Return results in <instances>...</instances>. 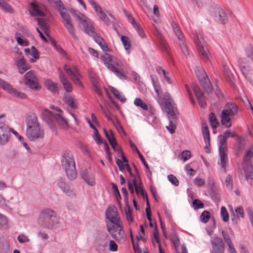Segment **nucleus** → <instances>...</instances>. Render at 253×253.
<instances>
[{
    "label": "nucleus",
    "mask_w": 253,
    "mask_h": 253,
    "mask_svg": "<svg viewBox=\"0 0 253 253\" xmlns=\"http://www.w3.org/2000/svg\"><path fill=\"white\" fill-rule=\"evenodd\" d=\"M26 124V135L30 141H39L43 138V130L40 127L37 116L35 113H30L27 115Z\"/></svg>",
    "instance_id": "f257e3e1"
},
{
    "label": "nucleus",
    "mask_w": 253,
    "mask_h": 253,
    "mask_svg": "<svg viewBox=\"0 0 253 253\" xmlns=\"http://www.w3.org/2000/svg\"><path fill=\"white\" fill-rule=\"evenodd\" d=\"M59 222L56 213L50 208L43 209L39 214L38 223L43 228L52 229Z\"/></svg>",
    "instance_id": "f03ea898"
},
{
    "label": "nucleus",
    "mask_w": 253,
    "mask_h": 253,
    "mask_svg": "<svg viewBox=\"0 0 253 253\" xmlns=\"http://www.w3.org/2000/svg\"><path fill=\"white\" fill-rule=\"evenodd\" d=\"M62 166L65 171L67 177L73 180L77 177V171L72 153L70 151H64L61 156Z\"/></svg>",
    "instance_id": "7ed1b4c3"
},
{
    "label": "nucleus",
    "mask_w": 253,
    "mask_h": 253,
    "mask_svg": "<svg viewBox=\"0 0 253 253\" xmlns=\"http://www.w3.org/2000/svg\"><path fill=\"white\" fill-rule=\"evenodd\" d=\"M238 113V107L234 103L228 102L226 104L220 115L221 123L226 127H230L231 125V118Z\"/></svg>",
    "instance_id": "20e7f679"
},
{
    "label": "nucleus",
    "mask_w": 253,
    "mask_h": 253,
    "mask_svg": "<svg viewBox=\"0 0 253 253\" xmlns=\"http://www.w3.org/2000/svg\"><path fill=\"white\" fill-rule=\"evenodd\" d=\"M164 108L169 120V125L167 126L166 128L171 133H173L174 132L176 127L177 119L176 115L169 102L167 101L164 102Z\"/></svg>",
    "instance_id": "39448f33"
},
{
    "label": "nucleus",
    "mask_w": 253,
    "mask_h": 253,
    "mask_svg": "<svg viewBox=\"0 0 253 253\" xmlns=\"http://www.w3.org/2000/svg\"><path fill=\"white\" fill-rule=\"evenodd\" d=\"M195 43L197 47L198 52L203 56V59L208 61L209 59V52L205 45V42L203 36L200 33H196L194 37Z\"/></svg>",
    "instance_id": "423d86ee"
},
{
    "label": "nucleus",
    "mask_w": 253,
    "mask_h": 253,
    "mask_svg": "<svg viewBox=\"0 0 253 253\" xmlns=\"http://www.w3.org/2000/svg\"><path fill=\"white\" fill-rule=\"evenodd\" d=\"M51 108L53 110H55L56 111L59 112V114H55L50 111H46L50 117L48 122V124H50L52 128L53 129L54 127L52 126V123L53 121H55L60 125L62 126L64 128L66 127L67 123L62 115V111L61 109L55 106H52Z\"/></svg>",
    "instance_id": "0eeeda50"
},
{
    "label": "nucleus",
    "mask_w": 253,
    "mask_h": 253,
    "mask_svg": "<svg viewBox=\"0 0 253 253\" xmlns=\"http://www.w3.org/2000/svg\"><path fill=\"white\" fill-rule=\"evenodd\" d=\"M195 72L201 86L204 88H205V92L208 93L212 92L211 82L204 69L201 68H197L195 70Z\"/></svg>",
    "instance_id": "6e6552de"
},
{
    "label": "nucleus",
    "mask_w": 253,
    "mask_h": 253,
    "mask_svg": "<svg viewBox=\"0 0 253 253\" xmlns=\"http://www.w3.org/2000/svg\"><path fill=\"white\" fill-rule=\"evenodd\" d=\"M237 65L245 78L253 84L251 68L245 58H240L237 61Z\"/></svg>",
    "instance_id": "1a4fd4ad"
},
{
    "label": "nucleus",
    "mask_w": 253,
    "mask_h": 253,
    "mask_svg": "<svg viewBox=\"0 0 253 253\" xmlns=\"http://www.w3.org/2000/svg\"><path fill=\"white\" fill-rule=\"evenodd\" d=\"M80 25H82L84 31L88 36H91L96 32L92 21L83 14L80 13Z\"/></svg>",
    "instance_id": "9d476101"
},
{
    "label": "nucleus",
    "mask_w": 253,
    "mask_h": 253,
    "mask_svg": "<svg viewBox=\"0 0 253 253\" xmlns=\"http://www.w3.org/2000/svg\"><path fill=\"white\" fill-rule=\"evenodd\" d=\"M101 58L104 61V64L120 79H126V77L112 64L113 57L108 53L102 55Z\"/></svg>",
    "instance_id": "9b49d317"
},
{
    "label": "nucleus",
    "mask_w": 253,
    "mask_h": 253,
    "mask_svg": "<svg viewBox=\"0 0 253 253\" xmlns=\"http://www.w3.org/2000/svg\"><path fill=\"white\" fill-rule=\"evenodd\" d=\"M108 235L106 232H100L95 242L96 250L99 253H104L108 243Z\"/></svg>",
    "instance_id": "f8f14e48"
},
{
    "label": "nucleus",
    "mask_w": 253,
    "mask_h": 253,
    "mask_svg": "<svg viewBox=\"0 0 253 253\" xmlns=\"http://www.w3.org/2000/svg\"><path fill=\"white\" fill-rule=\"evenodd\" d=\"M24 83L32 89L38 90L41 88L33 71H30L25 74Z\"/></svg>",
    "instance_id": "ddd939ff"
},
{
    "label": "nucleus",
    "mask_w": 253,
    "mask_h": 253,
    "mask_svg": "<svg viewBox=\"0 0 253 253\" xmlns=\"http://www.w3.org/2000/svg\"><path fill=\"white\" fill-rule=\"evenodd\" d=\"M0 86L8 93L12 94L15 97L20 99H26L27 97L25 93L16 90L9 84L1 79H0Z\"/></svg>",
    "instance_id": "4468645a"
},
{
    "label": "nucleus",
    "mask_w": 253,
    "mask_h": 253,
    "mask_svg": "<svg viewBox=\"0 0 253 253\" xmlns=\"http://www.w3.org/2000/svg\"><path fill=\"white\" fill-rule=\"evenodd\" d=\"M60 15L62 18L63 23H64V25L68 30L69 33L74 39L77 40L78 39V37L75 34V29L71 23L70 15L63 11L60 12Z\"/></svg>",
    "instance_id": "2eb2a0df"
},
{
    "label": "nucleus",
    "mask_w": 253,
    "mask_h": 253,
    "mask_svg": "<svg viewBox=\"0 0 253 253\" xmlns=\"http://www.w3.org/2000/svg\"><path fill=\"white\" fill-rule=\"evenodd\" d=\"M226 143H220L219 146V160L218 161V163L220 165L222 168L224 169L225 172V167L228 163L227 156L226 154Z\"/></svg>",
    "instance_id": "dca6fc26"
},
{
    "label": "nucleus",
    "mask_w": 253,
    "mask_h": 253,
    "mask_svg": "<svg viewBox=\"0 0 253 253\" xmlns=\"http://www.w3.org/2000/svg\"><path fill=\"white\" fill-rule=\"evenodd\" d=\"M106 217L111 223L122 221L118 212L117 208L115 206L109 207L106 211Z\"/></svg>",
    "instance_id": "f3484780"
},
{
    "label": "nucleus",
    "mask_w": 253,
    "mask_h": 253,
    "mask_svg": "<svg viewBox=\"0 0 253 253\" xmlns=\"http://www.w3.org/2000/svg\"><path fill=\"white\" fill-rule=\"evenodd\" d=\"M10 128L3 122H0V142H7L10 139Z\"/></svg>",
    "instance_id": "a211bd4d"
},
{
    "label": "nucleus",
    "mask_w": 253,
    "mask_h": 253,
    "mask_svg": "<svg viewBox=\"0 0 253 253\" xmlns=\"http://www.w3.org/2000/svg\"><path fill=\"white\" fill-rule=\"evenodd\" d=\"M57 185L67 196L71 197L76 196L75 192L70 188V186L63 180L62 177H60L57 179Z\"/></svg>",
    "instance_id": "6ab92c4d"
},
{
    "label": "nucleus",
    "mask_w": 253,
    "mask_h": 253,
    "mask_svg": "<svg viewBox=\"0 0 253 253\" xmlns=\"http://www.w3.org/2000/svg\"><path fill=\"white\" fill-rule=\"evenodd\" d=\"M211 245L212 247L211 250V253H224V245L221 238L219 237L215 238L213 240L211 241Z\"/></svg>",
    "instance_id": "aec40b11"
},
{
    "label": "nucleus",
    "mask_w": 253,
    "mask_h": 253,
    "mask_svg": "<svg viewBox=\"0 0 253 253\" xmlns=\"http://www.w3.org/2000/svg\"><path fill=\"white\" fill-rule=\"evenodd\" d=\"M82 178L88 185L93 186L95 184L94 176L89 169L83 172Z\"/></svg>",
    "instance_id": "412c9836"
},
{
    "label": "nucleus",
    "mask_w": 253,
    "mask_h": 253,
    "mask_svg": "<svg viewBox=\"0 0 253 253\" xmlns=\"http://www.w3.org/2000/svg\"><path fill=\"white\" fill-rule=\"evenodd\" d=\"M90 36L93 38L94 41L100 46L103 51H109V49L107 43L105 42L104 39L97 33V31L95 32L93 35L92 34Z\"/></svg>",
    "instance_id": "4be33fe9"
},
{
    "label": "nucleus",
    "mask_w": 253,
    "mask_h": 253,
    "mask_svg": "<svg viewBox=\"0 0 253 253\" xmlns=\"http://www.w3.org/2000/svg\"><path fill=\"white\" fill-rule=\"evenodd\" d=\"M230 137H235L237 140L238 141V142H242L244 141V139L242 137H239L236 135L235 133L232 134L230 130H227L224 132L223 135L218 136L219 142H225L227 141V138Z\"/></svg>",
    "instance_id": "5701e85b"
},
{
    "label": "nucleus",
    "mask_w": 253,
    "mask_h": 253,
    "mask_svg": "<svg viewBox=\"0 0 253 253\" xmlns=\"http://www.w3.org/2000/svg\"><path fill=\"white\" fill-rule=\"evenodd\" d=\"M215 20L222 24L228 21V18L225 12L221 8H217L214 12Z\"/></svg>",
    "instance_id": "b1692460"
},
{
    "label": "nucleus",
    "mask_w": 253,
    "mask_h": 253,
    "mask_svg": "<svg viewBox=\"0 0 253 253\" xmlns=\"http://www.w3.org/2000/svg\"><path fill=\"white\" fill-rule=\"evenodd\" d=\"M16 64L19 69L20 74H23L26 70L30 69V65L26 64L25 59L22 57L15 61Z\"/></svg>",
    "instance_id": "393cba45"
},
{
    "label": "nucleus",
    "mask_w": 253,
    "mask_h": 253,
    "mask_svg": "<svg viewBox=\"0 0 253 253\" xmlns=\"http://www.w3.org/2000/svg\"><path fill=\"white\" fill-rule=\"evenodd\" d=\"M112 223V224H107V229L110 235L111 233H112L113 232L114 234H115L120 229H121L123 226L122 221H119Z\"/></svg>",
    "instance_id": "a878e982"
},
{
    "label": "nucleus",
    "mask_w": 253,
    "mask_h": 253,
    "mask_svg": "<svg viewBox=\"0 0 253 253\" xmlns=\"http://www.w3.org/2000/svg\"><path fill=\"white\" fill-rule=\"evenodd\" d=\"M60 82L67 92H70L72 91L73 88L71 83L65 77L62 73L59 74Z\"/></svg>",
    "instance_id": "bb28decb"
},
{
    "label": "nucleus",
    "mask_w": 253,
    "mask_h": 253,
    "mask_svg": "<svg viewBox=\"0 0 253 253\" xmlns=\"http://www.w3.org/2000/svg\"><path fill=\"white\" fill-rule=\"evenodd\" d=\"M63 100L66 104L71 108H76L77 107V103L75 102V99L73 97L69 95L64 94Z\"/></svg>",
    "instance_id": "cd10ccee"
},
{
    "label": "nucleus",
    "mask_w": 253,
    "mask_h": 253,
    "mask_svg": "<svg viewBox=\"0 0 253 253\" xmlns=\"http://www.w3.org/2000/svg\"><path fill=\"white\" fill-rule=\"evenodd\" d=\"M209 193L211 198L213 201L217 202L219 201L220 194L215 186H212L211 187Z\"/></svg>",
    "instance_id": "c85d7f7f"
},
{
    "label": "nucleus",
    "mask_w": 253,
    "mask_h": 253,
    "mask_svg": "<svg viewBox=\"0 0 253 253\" xmlns=\"http://www.w3.org/2000/svg\"><path fill=\"white\" fill-rule=\"evenodd\" d=\"M112 237L118 242H121L122 240H124L126 237V235L124 231L123 230V227L120 229L115 234L111 233Z\"/></svg>",
    "instance_id": "c756f323"
},
{
    "label": "nucleus",
    "mask_w": 253,
    "mask_h": 253,
    "mask_svg": "<svg viewBox=\"0 0 253 253\" xmlns=\"http://www.w3.org/2000/svg\"><path fill=\"white\" fill-rule=\"evenodd\" d=\"M45 85L47 89L50 91L54 93H58V85L57 84L53 83L50 80H47L45 81Z\"/></svg>",
    "instance_id": "7c9ffc66"
},
{
    "label": "nucleus",
    "mask_w": 253,
    "mask_h": 253,
    "mask_svg": "<svg viewBox=\"0 0 253 253\" xmlns=\"http://www.w3.org/2000/svg\"><path fill=\"white\" fill-rule=\"evenodd\" d=\"M64 69L65 71L66 72V73L68 74V75L70 77L71 79L72 80H76V84H78V82L79 81V79L77 77L76 74L77 72V68H75V72L74 73L72 70L71 69V68L69 67V66L67 65H65L64 66Z\"/></svg>",
    "instance_id": "2f4dec72"
},
{
    "label": "nucleus",
    "mask_w": 253,
    "mask_h": 253,
    "mask_svg": "<svg viewBox=\"0 0 253 253\" xmlns=\"http://www.w3.org/2000/svg\"><path fill=\"white\" fill-rule=\"evenodd\" d=\"M222 235L227 245L232 243L231 240V236H233V232L230 228H229L228 231H222Z\"/></svg>",
    "instance_id": "473e14b6"
},
{
    "label": "nucleus",
    "mask_w": 253,
    "mask_h": 253,
    "mask_svg": "<svg viewBox=\"0 0 253 253\" xmlns=\"http://www.w3.org/2000/svg\"><path fill=\"white\" fill-rule=\"evenodd\" d=\"M171 26L173 30L179 41L183 40V35L178 25L175 22H172Z\"/></svg>",
    "instance_id": "72a5a7b5"
},
{
    "label": "nucleus",
    "mask_w": 253,
    "mask_h": 253,
    "mask_svg": "<svg viewBox=\"0 0 253 253\" xmlns=\"http://www.w3.org/2000/svg\"><path fill=\"white\" fill-rule=\"evenodd\" d=\"M110 90L111 92L114 95V96L118 99L121 102L124 103L126 101V97L123 95H121L120 94V92L119 90H118L117 89H116L114 87H110Z\"/></svg>",
    "instance_id": "f704fd0d"
},
{
    "label": "nucleus",
    "mask_w": 253,
    "mask_h": 253,
    "mask_svg": "<svg viewBox=\"0 0 253 253\" xmlns=\"http://www.w3.org/2000/svg\"><path fill=\"white\" fill-rule=\"evenodd\" d=\"M96 12H97V14L100 19L103 20L106 25H110V20L107 17L106 14L102 11L101 7L99 9V10H98V11H96Z\"/></svg>",
    "instance_id": "c9c22d12"
},
{
    "label": "nucleus",
    "mask_w": 253,
    "mask_h": 253,
    "mask_svg": "<svg viewBox=\"0 0 253 253\" xmlns=\"http://www.w3.org/2000/svg\"><path fill=\"white\" fill-rule=\"evenodd\" d=\"M209 119L212 128H216L219 125V122L213 113H211L209 116Z\"/></svg>",
    "instance_id": "e433bc0d"
},
{
    "label": "nucleus",
    "mask_w": 253,
    "mask_h": 253,
    "mask_svg": "<svg viewBox=\"0 0 253 253\" xmlns=\"http://www.w3.org/2000/svg\"><path fill=\"white\" fill-rule=\"evenodd\" d=\"M125 212L127 221L129 223L132 222L133 218L132 216V210H131L128 205H127L125 208Z\"/></svg>",
    "instance_id": "4c0bfd02"
},
{
    "label": "nucleus",
    "mask_w": 253,
    "mask_h": 253,
    "mask_svg": "<svg viewBox=\"0 0 253 253\" xmlns=\"http://www.w3.org/2000/svg\"><path fill=\"white\" fill-rule=\"evenodd\" d=\"M31 6L33 11L31 12V14L34 16H43V13L39 8L38 6L34 3H31Z\"/></svg>",
    "instance_id": "58836bf2"
},
{
    "label": "nucleus",
    "mask_w": 253,
    "mask_h": 253,
    "mask_svg": "<svg viewBox=\"0 0 253 253\" xmlns=\"http://www.w3.org/2000/svg\"><path fill=\"white\" fill-rule=\"evenodd\" d=\"M130 145H131V148L133 149V150L134 151H136V152L138 153V154L139 155V157L140 159L141 160V161H142V162L143 163V164H144L145 167L147 169H149V166H148V165L146 162L144 158L143 157L142 155L140 153V152L139 151V150L135 146V143H130Z\"/></svg>",
    "instance_id": "ea45409f"
},
{
    "label": "nucleus",
    "mask_w": 253,
    "mask_h": 253,
    "mask_svg": "<svg viewBox=\"0 0 253 253\" xmlns=\"http://www.w3.org/2000/svg\"><path fill=\"white\" fill-rule=\"evenodd\" d=\"M38 25L40 26L41 29L43 31L45 35L47 37L49 36V29L43 19L41 20L40 19H38Z\"/></svg>",
    "instance_id": "a19ab883"
},
{
    "label": "nucleus",
    "mask_w": 253,
    "mask_h": 253,
    "mask_svg": "<svg viewBox=\"0 0 253 253\" xmlns=\"http://www.w3.org/2000/svg\"><path fill=\"white\" fill-rule=\"evenodd\" d=\"M0 7L5 12L12 13L13 9L11 6L3 0H0Z\"/></svg>",
    "instance_id": "79ce46f5"
},
{
    "label": "nucleus",
    "mask_w": 253,
    "mask_h": 253,
    "mask_svg": "<svg viewBox=\"0 0 253 253\" xmlns=\"http://www.w3.org/2000/svg\"><path fill=\"white\" fill-rule=\"evenodd\" d=\"M134 104L136 106L141 108L142 109L144 110H148V106L147 105L139 98H136L134 100Z\"/></svg>",
    "instance_id": "37998d69"
},
{
    "label": "nucleus",
    "mask_w": 253,
    "mask_h": 253,
    "mask_svg": "<svg viewBox=\"0 0 253 253\" xmlns=\"http://www.w3.org/2000/svg\"><path fill=\"white\" fill-rule=\"evenodd\" d=\"M0 227L6 229L8 227V219L3 214L0 213Z\"/></svg>",
    "instance_id": "c03bdc74"
},
{
    "label": "nucleus",
    "mask_w": 253,
    "mask_h": 253,
    "mask_svg": "<svg viewBox=\"0 0 253 253\" xmlns=\"http://www.w3.org/2000/svg\"><path fill=\"white\" fill-rule=\"evenodd\" d=\"M138 179H137V177H134L132 179V182L135 187V190L136 194L139 195L141 192V190H143V189L141 186V183H138Z\"/></svg>",
    "instance_id": "a18cd8bd"
},
{
    "label": "nucleus",
    "mask_w": 253,
    "mask_h": 253,
    "mask_svg": "<svg viewBox=\"0 0 253 253\" xmlns=\"http://www.w3.org/2000/svg\"><path fill=\"white\" fill-rule=\"evenodd\" d=\"M21 34L18 32L15 33V39L17 42V43L21 45H25L27 46L29 44L28 41L26 39H23L20 37Z\"/></svg>",
    "instance_id": "49530a36"
},
{
    "label": "nucleus",
    "mask_w": 253,
    "mask_h": 253,
    "mask_svg": "<svg viewBox=\"0 0 253 253\" xmlns=\"http://www.w3.org/2000/svg\"><path fill=\"white\" fill-rule=\"evenodd\" d=\"M245 175L247 180L251 184H252L253 181V168L251 166L249 167V171H245Z\"/></svg>",
    "instance_id": "de8ad7c7"
},
{
    "label": "nucleus",
    "mask_w": 253,
    "mask_h": 253,
    "mask_svg": "<svg viewBox=\"0 0 253 253\" xmlns=\"http://www.w3.org/2000/svg\"><path fill=\"white\" fill-rule=\"evenodd\" d=\"M192 88L196 98L201 96H204L205 93L210 94L211 93L205 92V90L204 92H202L200 87L196 85H193ZM204 89L205 90V88H204Z\"/></svg>",
    "instance_id": "09e8293b"
},
{
    "label": "nucleus",
    "mask_w": 253,
    "mask_h": 253,
    "mask_svg": "<svg viewBox=\"0 0 253 253\" xmlns=\"http://www.w3.org/2000/svg\"><path fill=\"white\" fill-rule=\"evenodd\" d=\"M220 214L222 217V220L224 222L228 221L229 219V214L225 207H222L221 208Z\"/></svg>",
    "instance_id": "8fccbe9b"
},
{
    "label": "nucleus",
    "mask_w": 253,
    "mask_h": 253,
    "mask_svg": "<svg viewBox=\"0 0 253 253\" xmlns=\"http://www.w3.org/2000/svg\"><path fill=\"white\" fill-rule=\"evenodd\" d=\"M202 132L205 142H210V133L208 126H203Z\"/></svg>",
    "instance_id": "3c124183"
},
{
    "label": "nucleus",
    "mask_w": 253,
    "mask_h": 253,
    "mask_svg": "<svg viewBox=\"0 0 253 253\" xmlns=\"http://www.w3.org/2000/svg\"><path fill=\"white\" fill-rule=\"evenodd\" d=\"M225 184L226 185V188L231 190L233 188V180H232V176L230 174H228L225 180Z\"/></svg>",
    "instance_id": "603ef678"
},
{
    "label": "nucleus",
    "mask_w": 253,
    "mask_h": 253,
    "mask_svg": "<svg viewBox=\"0 0 253 253\" xmlns=\"http://www.w3.org/2000/svg\"><path fill=\"white\" fill-rule=\"evenodd\" d=\"M104 131L109 142H117L112 130H109V131H107L104 129Z\"/></svg>",
    "instance_id": "864d4df0"
},
{
    "label": "nucleus",
    "mask_w": 253,
    "mask_h": 253,
    "mask_svg": "<svg viewBox=\"0 0 253 253\" xmlns=\"http://www.w3.org/2000/svg\"><path fill=\"white\" fill-rule=\"evenodd\" d=\"M210 218V212L208 211H204L200 215L201 220L202 222L206 223L208 222Z\"/></svg>",
    "instance_id": "5fc2aeb1"
},
{
    "label": "nucleus",
    "mask_w": 253,
    "mask_h": 253,
    "mask_svg": "<svg viewBox=\"0 0 253 253\" xmlns=\"http://www.w3.org/2000/svg\"><path fill=\"white\" fill-rule=\"evenodd\" d=\"M121 41L126 50H128L130 48V41L127 37L122 36L121 37Z\"/></svg>",
    "instance_id": "6e6d98bb"
},
{
    "label": "nucleus",
    "mask_w": 253,
    "mask_h": 253,
    "mask_svg": "<svg viewBox=\"0 0 253 253\" xmlns=\"http://www.w3.org/2000/svg\"><path fill=\"white\" fill-rule=\"evenodd\" d=\"M179 45L183 53L186 56L188 54V48L185 42L183 40L179 41Z\"/></svg>",
    "instance_id": "4d7b16f0"
},
{
    "label": "nucleus",
    "mask_w": 253,
    "mask_h": 253,
    "mask_svg": "<svg viewBox=\"0 0 253 253\" xmlns=\"http://www.w3.org/2000/svg\"><path fill=\"white\" fill-rule=\"evenodd\" d=\"M124 12L126 16L127 17L128 21L131 23L133 27H138V24L136 22L134 19L132 17L131 14H130L126 10H124Z\"/></svg>",
    "instance_id": "13d9d810"
},
{
    "label": "nucleus",
    "mask_w": 253,
    "mask_h": 253,
    "mask_svg": "<svg viewBox=\"0 0 253 253\" xmlns=\"http://www.w3.org/2000/svg\"><path fill=\"white\" fill-rule=\"evenodd\" d=\"M146 212L147 215V218L148 220L149 221V225L151 227H153V225L152 223V218H151V212L150 209V206L149 204V202H148V206L146 208Z\"/></svg>",
    "instance_id": "bf43d9fd"
},
{
    "label": "nucleus",
    "mask_w": 253,
    "mask_h": 253,
    "mask_svg": "<svg viewBox=\"0 0 253 253\" xmlns=\"http://www.w3.org/2000/svg\"><path fill=\"white\" fill-rule=\"evenodd\" d=\"M17 240L21 244L28 243L30 241L28 237L24 234H20L17 237Z\"/></svg>",
    "instance_id": "052dcab7"
},
{
    "label": "nucleus",
    "mask_w": 253,
    "mask_h": 253,
    "mask_svg": "<svg viewBox=\"0 0 253 253\" xmlns=\"http://www.w3.org/2000/svg\"><path fill=\"white\" fill-rule=\"evenodd\" d=\"M253 157V151L250 149L246 153V154L243 158L244 163H248L250 160Z\"/></svg>",
    "instance_id": "680f3d73"
},
{
    "label": "nucleus",
    "mask_w": 253,
    "mask_h": 253,
    "mask_svg": "<svg viewBox=\"0 0 253 253\" xmlns=\"http://www.w3.org/2000/svg\"><path fill=\"white\" fill-rule=\"evenodd\" d=\"M193 206L195 209H202L204 208V204L200 200L195 199L193 201Z\"/></svg>",
    "instance_id": "e2e57ef3"
},
{
    "label": "nucleus",
    "mask_w": 253,
    "mask_h": 253,
    "mask_svg": "<svg viewBox=\"0 0 253 253\" xmlns=\"http://www.w3.org/2000/svg\"><path fill=\"white\" fill-rule=\"evenodd\" d=\"M159 42L161 46L162 50L165 51L168 50V46L165 40L163 39L161 35L159 36Z\"/></svg>",
    "instance_id": "0e129e2a"
},
{
    "label": "nucleus",
    "mask_w": 253,
    "mask_h": 253,
    "mask_svg": "<svg viewBox=\"0 0 253 253\" xmlns=\"http://www.w3.org/2000/svg\"><path fill=\"white\" fill-rule=\"evenodd\" d=\"M169 180L174 186H178L179 184V181L177 178L173 174H169L168 176Z\"/></svg>",
    "instance_id": "69168bd1"
},
{
    "label": "nucleus",
    "mask_w": 253,
    "mask_h": 253,
    "mask_svg": "<svg viewBox=\"0 0 253 253\" xmlns=\"http://www.w3.org/2000/svg\"><path fill=\"white\" fill-rule=\"evenodd\" d=\"M235 212L238 218L244 217V211L242 207H239L235 210Z\"/></svg>",
    "instance_id": "338daca9"
},
{
    "label": "nucleus",
    "mask_w": 253,
    "mask_h": 253,
    "mask_svg": "<svg viewBox=\"0 0 253 253\" xmlns=\"http://www.w3.org/2000/svg\"><path fill=\"white\" fill-rule=\"evenodd\" d=\"M246 54L247 57L253 60V46H249L245 49Z\"/></svg>",
    "instance_id": "774afa93"
}]
</instances>
